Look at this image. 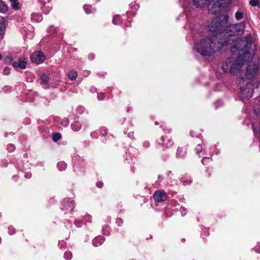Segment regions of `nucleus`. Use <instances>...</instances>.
Masks as SVG:
<instances>
[{
    "mask_svg": "<svg viewBox=\"0 0 260 260\" xmlns=\"http://www.w3.org/2000/svg\"><path fill=\"white\" fill-rule=\"evenodd\" d=\"M252 45V44L251 43H247L246 46L245 45L244 46V47H245V50L243 51V54H244V56H246L248 54H250V51H249V50H248L247 49V47L248 46H251Z\"/></svg>",
    "mask_w": 260,
    "mask_h": 260,
    "instance_id": "29",
    "label": "nucleus"
},
{
    "mask_svg": "<svg viewBox=\"0 0 260 260\" xmlns=\"http://www.w3.org/2000/svg\"><path fill=\"white\" fill-rule=\"evenodd\" d=\"M22 167L23 162L21 161H20L18 163H17L16 168H17V169L20 170V171L21 172V174L23 173Z\"/></svg>",
    "mask_w": 260,
    "mask_h": 260,
    "instance_id": "33",
    "label": "nucleus"
},
{
    "mask_svg": "<svg viewBox=\"0 0 260 260\" xmlns=\"http://www.w3.org/2000/svg\"><path fill=\"white\" fill-rule=\"evenodd\" d=\"M103 185V183L102 182H98L96 183V186L99 188H102Z\"/></svg>",
    "mask_w": 260,
    "mask_h": 260,
    "instance_id": "46",
    "label": "nucleus"
},
{
    "mask_svg": "<svg viewBox=\"0 0 260 260\" xmlns=\"http://www.w3.org/2000/svg\"><path fill=\"white\" fill-rule=\"evenodd\" d=\"M89 57L90 59H93L94 58V55L93 54H90L89 55Z\"/></svg>",
    "mask_w": 260,
    "mask_h": 260,
    "instance_id": "49",
    "label": "nucleus"
},
{
    "mask_svg": "<svg viewBox=\"0 0 260 260\" xmlns=\"http://www.w3.org/2000/svg\"><path fill=\"white\" fill-rule=\"evenodd\" d=\"M162 179V176H161L159 175V176H158V179H160V180H161Z\"/></svg>",
    "mask_w": 260,
    "mask_h": 260,
    "instance_id": "52",
    "label": "nucleus"
},
{
    "mask_svg": "<svg viewBox=\"0 0 260 260\" xmlns=\"http://www.w3.org/2000/svg\"><path fill=\"white\" fill-rule=\"evenodd\" d=\"M64 257L67 260H70L72 257V253L69 251H66L64 254Z\"/></svg>",
    "mask_w": 260,
    "mask_h": 260,
    "instance_id": "30",
    "label": "nucleus"
},
{
    "mask_svg": "<svg viewBox=\"0 0 260 260\" xmlns=\"http://www.w3.org/2000/svg\"><path fill=\"white\" fill-rule=\"evenodd\" d=\"M133 136V133H129L128 134V136L130 138H132Z\"/></svg>",
    "mask_w": 260,
    "mask_h": 260,
    "instance_id": "50",
    "label": "nucleus"
},
{
    "mask_svg": "<svg viewBox=\"0 0 260 260\" xmlns=\"http://www.w3.org/2000/svg\"><path fill=\"white\" fill-rule=\"evenodd\" d=\"M98 133H100L101 135H102L103 136H104L105 135L107 134V129L105 127H102L101 128H100L99 130L96 131L94 132H92L91 133V136L93 138H98Z\"/></svg>",
    "mask_w": 260,
    "mask_h": 260,
    "instance_id": "14",
    "label": "nucleus"
},
{
    "mask_svg": "<svg viewBox=\"0 0 260 260\" xmlns=\"http://www.w3.org/2000/svg\"><path fill=\"white\" fill-rule=\"evenodd\" d=\"M12 3L11 6L12 8L15 10H17L19 9L20 4L17 2L18 0H9Z\"/></svg>",
    "mask_w": 260,
    "mask_h": 260,
    "instance_id": "21",
    "label": "nucleus"
},
{
    "mask_svg": "<svg viewBox=\"0 0 260 260\" xmlns=\"http://www.w3.org/2000/svg\"><path fill=\"white\" fill-rule=\"evenodd\" d=\"M153 199L156 202H162L166 200L167 194L162 190H157L153 194Z\"/></svg>",
    "mask_w": 260,
    "mask_h": 260,
    "instance_id": "9",
    "label": "nucleus"
},
{
    "mask_svg": "<svg viewBox=\"0 0 260 260\" xmlns=\"http://www.w3.org/2000/svg\"><path fill=\"white\" fill-rule=\"evenodd\" d=\"M50 0H39L38 1V4H40L42 6H44L46 2H49Z\"/></svg>",
    "mask_w": 260,
    "mask_h": 260,
    "instance_id": "41",
    "label": "nucleus"
},
{
    "mask_svg": "<svg viewBox=\"0 0 260 260\" xmlns=\"http://www.w3.org/2000/svg\"><path fill=\"white\" fill-rule=\"evenodd\" d=\"M65 121H66V123L64 124V125H67L69 124V121L67 119H64Z\"/></svg>",
    "mask_w": 260,
    "mask_h": 260,
    "instance_id": "51",
    "label": "nucleus"
},
{
    "mask_svg": "<svg viewBox=\"0 0 260 260\" xmlns=\"http://www.w3.org/2000/svg\"><path fill=\"white\" fill-rule=\"evenodd\" d=\"M75 224L77 227L80 228L82 226L83 222L82 221L77 220L75 221Z\"/></svg>",
    "mask_w": 260,
    "mask_h": 260,
    "instance_id": "38",
    "label": "nucleus"
},
{
    "mask_svg": "<svg viewBox=\"0 0 260 260\" xmlns=\"http://www.w3.org/2000/svg\"><path fill=\"white\" fill-rule=\"evenodd\" d=\"M116 222L118 224V225H120V223H122V221L121 219L118 218L116 219Z\"/></svg>",
    "mask_w": 260,
    "mask_h": 260,
    "instance_id": "48",
    "label": "nucleus"
},
{
    "mask_svg": "<svg viewBox=\"0 0 260 260\" xmlns=\"http://www.w3.org/2000/svg\"><path fill=\"white\" fill-rule=\"evenodd\" d=\"M8 232L10 235H13L15 233V230L13 226H10L8 227Z\"/></svg>",
    "mask_w": 260,
    "mask_h": 260,
    "instance_id": "36",
    "label": "nucleus"
},
{
    "mask_svg": "<svg viewBox=\"0 0 260 260\" xmlns=\"http://www.w3.org/2000/svg\"><path fill=\"white\" fill-rule=\"evenodd\" d=\"M57 167L59 171H63L66 169L67 164L64 161H60L57 164Z\"/></svg>",
    "mask_w": 260,
    "mask_h": 260,
    "instance_id": "25",
    "label": "nucleus"
},
{
    "mask_svg": "<svg viewBox=\"0 0 260 260\" xmlns=\"http://www.w3.org/2000/svg\"><path fill=\"white\" fill-rule=\"evenodd\" d=\"M43 18L41 15L38 13H33L31 14V19L35 22H40L42 21Z\"/></svg>",
    "mask_w": 260,
    "mask_h": 260,
    "instance_id": "17",
    "label": "nucleus"
},
{
    "mask_svg": "<svg viewBox=\"0 0 260 260\" xmlns=\"http://www.w3.org/2000/svg\"><path fill=\"white\" fill-rule=\"evenodd\" d=\"M210 0H193V4L197 8L204 7L210 4Z\"/></svg>",
    "mask_w": 260,
    "mask_h": 260,
    "instance_id": "13",
    "label": "nucleus"
},
{
    "mask_svg": "<svg viewBox=\"0 0 260 260\" xmlns=\"http://www.w3.org/2000/svg\"><path fill=\"white\" fill-rule=\"evenodd\" d=\"M249 5L252 7H260V1L259 0H250L249 1Z\"/></svg>",
    "mask_w": 260,
    "mask_h": 260,
    "instance_id": "27",
    "label": "nucleus"
},
{
    "mask_svg": "<svg viewBox=\"0 0 260 260\" xmlns=\"http://www.w3.org/2000/svg\"><path fill=\"white\" fill-rule=\"evenodd\" d=\"M211 159L209 157H205L202 160V162L204 165H206V161H211Z\"/></svg>",
    "mask_w": 260,
    "mask_h": 260,
    "instance_id": "37",
    "label": "nucleus"
},
{
    "mask_svg": "<svg viewBox=\"0 0 260 260\" xmlns=\"http://www.w3.org/2000/svg\"><path fill=\"white\" fill-rule=\"evenodd\" d=\"M229 16L226 15H221L214 17L208 21L205 25L206 28L210 32H218L225 29L228 25Z\"/></svg>",
    "mask_w": 260,
    "mask_h": 260,
    "instance_id": "3",
    "label": "nucleus"
},
{
    "mask_svg": "<svg viewBox=\"0 0 260 260\" xmlns=\"http://www.w3.org/2000/svg\"><path fill=\"white\" fill-rule=\"evenodd\" d=\"M258 71V66L255 63L249 64L246 71V76L248 79L252 80L255 77Z\"/></svg>",
    "mask_w": 260,
    "mask_h": 260,
    "instance_id": "5",
    "label": "nucleus"
},
{
    "mask_svg": "<svg viewBox=\"0 0 260 260\" xmlns=\"http://www.w3.org/2000/svg\"><path fill=\"white\" fill-rule=\"evenodd\" d=\"M31 174L30 172H25L24 173V177H25V178H26L27 179L30 178L31 177Z\"/></svg>",
    "mask_w": 260,
    "mask_h": 260,
    "instance_id": "43",
    "label": "nucleus"
},
{
    "mask_svg": "<svg viewBox=\"0 0 260 260\" xmlns=\"http://www.w3.org/2000/svg\"><path fill=\"white\" fill-rule=\"evenodd\" d=\"M223 37L218 36H207L201 38L194 43L193 51H196L204 57H210L213 55L219 48L218 45H223L219 42Z\"/></svg>",
    "mask_w": 260,
    "mask_h": 260,
    "instance_id": "1",
    "label": "nucleus"
},
{
    "mask_svg": "<svg viewBox=\"0 0 260 260\" xmlns=\"http://www.w3.org/2000/svg\"><path fill=\"white\" fill-rule=\"evenodd\" d=\"M39 79L41 80V85L44 88H49V77L48 75L44 73H41L39 75Z\"/></svg>",
    "mask_w": 260,
    "mask_h": 260,
    "instance_id": "10",
    "label": "nucleus"
},
{
    "mask_svg": "<svg viewBox=\"0 0 260 260\" xmlns=\"http://www.w3.org/2000/svg\"><path fill=\"white\" fill-rule=\"evenodd\" d=\"M103 234L104 235H109L110 231V227L108 225H105L103 228Z\"/></svg>",
    "mask_w": 260,
    "mask_h": 260,
    "instance_id": "31",
    "label": "nucleus"
},
{
    "mask_svg": "<svg viewBox=\"0 0 260 260\" xmlns=\"http://www.w3.org/2000/svg\"><path fill=\"white\" fill-rule=\"evenodd\" d=\"M217 103H219L220 104H222V103H221V102L220 101H218Z\"/></svg>",
    "mask_w": 260,
    "mask_h": 260,
    "instance_id": "53",
    "label": "nucleus"
},
{
    "mask_svg": "<svg viewBox=\"0 0 260 260\" xmlns=\"http://www.w3.org/2000/svg\"><path fill=\"white\" fill-rule=\"evenodd\" d=\"M149 146V143L148 142H145L144 143V146L145 147V148H148Z\"/></svg>",
    "mask_w": 260,
    "mask_h": 260,
    "instance_id": "47",
    "label": "nucleus"
},
{
    "mask_svg": "<svg viewBox=\"0 0 260 260\" xmlns=\"http://www.w3.org/2000/svg\"><path fill=\"white\" fill-rule=\"evenodd\" d=\"M121 21H122V19H121L120 16H119L118 15H115L113 17V20H112L113 23L114 24H116V25L120 24L121 22Z\"/></svg>",
    "mask_w": 260,
    "mask_h": 260,
    "instance_id": "20",
    "label": "nucleus"
},
{
    "mask_svg": "<svg viewBox=\"0 0 260 260\" xmlns=\"http://www.w3.org/2000/svg\"><path fill=\"white\" fill-rule=\"evenodd\" d=\"M5 31V20L2 19L0 21V35L4 34Z\"/></svg>",
    "mask_w": 260,
    "mask_h": 260,
    "instance_id": "26",
    "label": "nucleus"
},
{
    "mask_svg": "<svg viewBox=\"0 0 260 260\" xmlns=\"http://www.w3.org/2000/svg\"><path fill=\"white\" fill-rule=\"evenodd\" d=\"M7 11V6L4 3V2L0 0V12L2 13H6Z\"/></svg>",
    "mask_w": 260,
    "mask_h": 260,
    "instance_id": "23",
    "label": "nucleus"
},
{
    "mask_svg": "<svg viewBox=\"0 0 260 260\" xmlns=\"http://www.w3.org/2000/svg\"><path fill=\"white\" fill-rule=\"evenodd\" d=\"M68 77L71 80H75L77 77V73L75 71L71 70L68 73Z\"/></svg>",
    "mask_w": 260,
    "mask_h": 260,
    "instance_id": "22",
    "label": "nucleus"
},
{
    "mask_svg": "<svg viewBox=\"0 0 260 260\" xmlns=\"http://www.w3.org/2000/svg\"><path fill=\"white\" fill-rule=\"evenodd\" d=\"M244 25L243 23H237L234 25H228L227 27L220 31V36L223 37L219 42L222 45H226L233 42L231 38L235 36H239L242 35Z\"/></svg>",
    "mask_w": 260,
    "mask_h": 260,
    "instance_id": "2",
    "label": "nucleus"
},
{
    "mask_svg": "<svg viewBox=\"0 0 260 260\" xmlns=\"http://www.w3.org/2000/svg\"><path fill=\"white\" fill-rule=\"evenodd\" d=\"M12 65L15 68L24 69L26 67L27 62L24 58L21 57L19 59L18 61L14 62Z\"/></svg>",
    "mask_w": 260,
    "mask_h": 260,
    "instance_id": "11",
    "label": "nucleus"
},
{
    "mask_svg": "<svg viewBox=\"0 0 260 260\" xmlns=\"http://www.w3.org/2000/svg\"><path fill=\"white\" fill-rule=\"evenodd\" d=\"M81 125L79 122L76 121L71 124L72 129L74 131H79L81 128Z\"/></svg>",
    "mask_w": 260,
    "mask_h": 260,
    "instance_id": "19",
    "label": "nucleus"
},
{
    "mask_svg": "<svg viewBox=\"0 0 260 260\" xmlns=\"http://www.w3.org/2000/svg\"><path fill=\"white\" fill-rule=\"evenodd\" d=\"M105 241V239L102 236H98L94 238L92 241L93 245L98 247L100 246Z\"/></svg>",
    "mask_w": 260,
    "mask_h": 260,
    "instance_id": "15",
    "label": "nucleus"
},
{
    "mask_svg": "<svg viewBox=\"0 0 260 260\" xmlns=\"http://www.w3.org/2000/svg\"><path fill=\"white\" fill-rule=\"evenodd\" d=\"M202 149H203V147L200 144H198L196 148H195L196 152L197 154H199L200 152H201L202 151Z\"/></svg>",
    "mask_w": 260,
    "mask_h": 260,
    "instance_id": "35",
    "label": "nucleus"
},
{
    "mask_svg": "<svg viewBox=\"0 0 260 260\" xmlns=\"http://www.w3.org/2000/svg\"><path fill=\"white\" fill-rule=\"evenodd\" d=\"M83 9L86 14L92 13L95 11L94 9L90 5H85L83 7Z\"/></svg>",
    "mask_w": 260,
    "mask_h": 260,
    "instance_id": "18",
    "label": "nucleus"
},
{
    "mask_svg": "<svg viewBox=\"0 0 260 260\" xmlns=\"http://www.w3.org/2000/svg\"><path fill=\"white\" fill-rule=\"evenodd\" d=\"M240 96L243 100L249 99L252 96L253 90L252 88L250 87H240Z\"/></svg>",
    "mask_w": 260,
    "mask_h": 260,
    "instance_id": "8",
    "label": "nucleus"
},
{
    "mask_svg": "<svg viewBox=\"0 0 260 260\" xmlns=\"http://www.w3.org/2000/svg\"><path fill=\"white\" fill-rule=\"evenodd\" d=\"M2 55H1V54H0V60H1V58H2Z\"/></svg>",
    "mask_w": 260,
    "mask_h": 260,
    "instance_id": "54",
    "label": "nucleus"
},
{
    "mask_svg": "<svg viewBox=\"0 0 260 260\" xmlns=\"http://www.w3.org/2000/svg\"><path fill=\"white\" fill-rule=\"evenodd\" d=\"M185 151L182 148H178L177 150L176 156L178 157H182L184 156Z\"/></svg>",
    "mask_w": 260,
    "mask_h": 260,
    "instance_id": "24",
    "label": "nucleus"
},
{
    "mask_svg": "<svg viewBox=\"0 0 260 260\" xmlns=\"http://www.w3.org/2000/svg\"><path fill=\"white\" fill-rule=\"evenodd\" d=\"M61 138V135L59 133H55L52 136V139L54 142L58 141Z\"/></svg>",
    "mask_w": 260,
    "mask_h": 260,
    "instance_id": "32",
    "label": "nucleus"
},
{
    "mask_svg": "<svg viewBox=\"0 0 260 260\" xmlns=\"http://www.w3.org/2000/svg\"><path fill=\"white\" fill-rule=\"evenodd\" d=\"M77 111H78L79 113H82V112L84 111V108L83 107H82V106H79V107L77 108Z\"/></svg>",
    "mask_w": 260,
    "mask_h": 260,
    "instance_id": "44",
    "label": "nucleus"
},
{
    "mask_svg": "<svg viewBox=\"0 0 260 260\" xmlns=\"http://www.w3.org/2000/svg\"><path fill=\"white\" fill-rule=\"evenodd\" d=\"M56 30V28L54 27V26H50L48 28V31L50 33H53V32H55Z\"/></svg>",
    "mask_w": 260,
    "mask_h": 260,
    "instance_id": "40",
    "label": "nucleus"
},
{
    "mask_svg": "<svg viewBox=\"0 0 260 260\" xmlns=\"http://www.w3.org/2000/svg\"><path fill=\"white\" fill-rule=\"evenodd\" d=\"M244 11L242 9H239L235 14V19L239 21L242 19L244 17Z\"/></svg>",
    "mask_w": 260,
    "mask_h": 260,
    "instance_id": "16",
    "label": "nucleus"
},
{
    "mask_svg": "<svg viewBox=\"0 0 260 260\" xmlns=\"http://www.w3.org/2000/svg\"><path fill=\"white\" fill-rule=\"evenodd\" d=\"M1 242H2V239H1V238L0 237V243H1Z\"/></svg>",
    "mask_w": 260,
    "mask_h": 260,
    "instance_id": "55",
    "label": "nucleus"
},
{
    "mask_svg": "<svg viewBox=\"0 0 260 260\" xmlns=\"http://www.w3.org/2000/svg\"><path fill=\"white\" fill-rule=\"evenodd\" d=\"M74 207L73 201L70 199H66L63 201L61 209L64 211L66 213H67L68 212H71Z\"/></svg>",
    "mask_w": 260,
    "mask_h": 260,
    "instance_id": "7",
    "label": "nucleus"
},
{
    "mask_svg": "<svg viewBox=\"0 0 260 260\" xmlns=\"http://www.w3.org/2000/svg\"><path fill=\"white\" fill-rule=\"evenodd\" d=\"M259 134H260V127H259Z\"/></svg>",
    "mask_w": 260,
    "mask_h": 260,
    "instance_id": "56",
    "label": "nucleus"
},
{
    "mask_svg": "<svg viewBox=\"0 0 260 260\" xmlns=\"http://www.w3.org/2000/svg\"><path fill=\"white\" fill-rule=\"evenodd\" d=\"M30 59L34 63L40 64L45 60L46 56L42 52L37 51L31 54Z\"/></svg>",
    "mask_w": 260,
    "mask_h": 260,
    "instance_id": "6",
    "label": "nucleus"
},
{
    "mask_svg": "<svg viewBox=\"0 0 260 260\" xmlns=\"http://www.w3.org/2000/svg\"><path fill=\"white\" fill-rule=\"evenodd\" d=\"M161 141L162 144L164 145L166 148H169L173 145V142L171 138L169 136H162L161 138Z\"/></svg>",
    "mask_w": 260,
    "mask_h": 260,
    "instance_id": "12",
    "label": "nucleus"
},
{
    "mask_svg": "<svg viewBox=\"0 0 260 260\" xmlns=\"http://www.w3.org/2000/svg\"><path fill=\"white\" fill-rule=\"evenodd\" d=\"M11 69L9 67H6L3 70V74L9 75L10 74Z\"/></svg>",
    "mask_w": 260,
    "mask_h": 260,
    "instance_id": "34",
    "label": "nucleus"
},
{
    "mask_svg": "<svg viewBox=\"0 0 260 260\" xmlns=\"http://www.w3.org/2000/svg\"><path fill=\"white\" fill-rule=\"evenodd\" d=\"M85 219H87V220L89 222H91V216L89 215H86L85 217Z\"/></svg>",
    "mask_w": 260,
    "mask_h": 260,
    "instance_id": "45",
    "label": "nucleus"
},
{
    "mask_svg": "<svg viewBox=\"0 0 260 260\" xmlns=\"http://www.w3.org/2000/svg\"><path fill=\"white\" fill-rule=\"evenodd\" d=\"M7 150L9 152H12L15 150V146L13 144H9L7 146Z\"/></svg>",
    "mask_w": 260,
    "mask_h": 260,
    "instance_id": "28",
    "label": "nucleus"
},
{
    "mask_svg": "<svg viewBox=\"0 0 260 260\" xmlns=\"http://www.w3.org/2000/svg\"><path fill=\"white\" fill-rule=\"evenodd\" d=\"M182 216H184L186 214V209L184 207H181L180 209Z\"/></svg>",
    "mask_w": 260,
    "mask_h": 260,
    "instance_id": "39",
    "label": "nucleus"
},
{
    "mask_svg": "<svg viewBox=\"0 0 260 260\" xmlns=\"http://www.w3.org/2000/svg\"><path fill=\"white\" fill-rule=\"evenodd\" d=\"M255 251L260 253V243H258L257 245L254 247Z\"/></svg>",
    "mask_w": 260,
    "mask_h": 260,
    "instance_id": "42",
    "label": "nucleus"
},
{
    "mask_svg": "<svg viewBox=\"0 0 260 260\" xmlns=\"http://www.w3.org/2000/svg\"><path fill=\"white\" fill-rule=\"evenodd\" d=\"M243 64L244 60L241 56L236 59L230 57L222 63L221 68L224 72L229 71L232 74H235L240 70Z\"/></svg>",
    "mask_w": 260,
    "mask_h": 260,
    "instance_id": "4",
    "label": "nucleus"
}]
</instances>
